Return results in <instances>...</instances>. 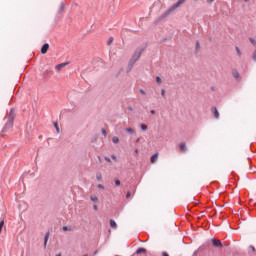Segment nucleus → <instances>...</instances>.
Wrapping results in <instances>:
<instances>
[{
	"instance_id": "obj_1",
	"label": "nucleus",
	"mask_w": 256,
	"mask_h": 256,
	"mask_svg": "<svg viewBox=\"0 0 256 256\" xmlns=\"http://www.w3.org/2000/svg\"><path fill=\"white\" fill-rule=\"evenodd\" d=\"M141 53H143V48H138L134 54L132 55V58L129 61L128 67H129V71H131V69H133V66L135 65V63H137V61H139V58L141 57Z\"/></svg>"
},
{
	"instance_id": "obj_31",
	"label": "nucleus",
	"mask_w": 256,
	"mask_h": 256,
	"mask_svg": "<svg viewBox=\"0 0 256 256\" xmlns=\"http://www.w3.org/2000/svg\"><path fill=\"white\" fill-rule=\"evenodd\" d=\"M105 160H106L108 163H111V158L105 157Z\"/></svg>"
},
{
	"instance_id": "obj_29",
	"label": "nucleus",
	"mask_w": 256,
	"mask_h": 256,
	"mask_svg": "<svg viewBox=\"0 0 256 256\" xmlns=\"http://www.w3.org/2000/svg\"><path fill=\"white\" fill-rule=\"evenodd\" d=\"M115 185H117V186L121 185V181L115 180Z\"/></svg>"
},
{
	"instance_id": "obj_8",
	"label": "nucleus",
	"mask_w": 256,
	"mask_h": 256,
	"mask_svg": "<svg viewBox=\"0 0 256 256\" xmlns=\"http://www.w3.org/2000/svg\"><path fill=\"white\" fill-rule=\"evenodd\" d=\"M158 157H159V153H155L154 155H152L151 163H155V161H157Z\"/></svg>"
},
{
	"instance_id": "obj_16",
	"label": "nucleus",
	"mask_w": 256,
	"mask_h": 256,
	"mask_svg": "<svg viewBox=\"0 0 256 256\" xmlns=\"http://www.w3.org/2000/svg\"><path fill=\"white\" fill-rule=\"evenodd\" d=\"M112 143H115V144L119 143V137L114 136V137L112 138Z\"/></svg>"
},
{
	"instance_id": "obj_9",
	"label": "nucleus",
	"mask_w": 256,
	"mask_h": 256,
	"mask_svg": "<svg viewBox=\"0 0 256 256\" xmlns=\"http://www.w3.org/2000/svg\"><path fill=\"white\" fill-rule=\"evenodd\" d=\"M136 253L137 255H141V253H147V250L145 248H138Z\"/></svg>"
},
{
	"instance_id": "obj_7",
	"label": "nucleus",
	"mask_w": 256,
	"mask_h": 256,
	"mask_svg": "<svg viewBox=\"0 0 256 256\" xmlns=\"http://www.w3.org/2000/svg\"><path fill=\"white\" fill-rule=\"evenodd\" d=\"M212 111H213V113H214V117H215V119H219V111L217 110V108H212Z\"/></svg>"
},
{
	"instance_id": "obj_33",
	"label": "nucleus",
	"mask_w": 256,
	"mask_h": 256,
	"mask_svg": "<svg viewBox=\"0 0 256 256\" xmlns=\"http://www.w3.org/2000/svg\"><path fill=\"white\" fill-rule=\"evenodd\" d=\"M140 93H141L142 95H146L145 90H143V89L140 90Z\"/></svg>"
},
{
	"instance_id": "obj_38",
	"label": "nucleus",
	"mask_w": 256,
	"mask_h": 256,
	"mask_svg": "<svg viewBox=\"0 0 256 256\" xmlns=\"http://www.w3.org/2000/svg\"><path fill=\"white\" fill-rule=\"evenodd\" d=\"M196 49H199V42L196 43Z\"/></svg>"
},
{
	"instance_id": "obj_22",
	"label": "nucleus",
	"mask_w": 256,
	"mask_h": 256,
	"mask_svg": "<svg viewBox=\"0 0 256 256\" xmlns=\"http://www.w3.org/2000/svg\"><path fill=\"white\" fill-rule=\"evenodd\" d=\"M63 9H65V4L62 3L59 9V13H62Z\"/></svg>"
},
{
	"instance_id": "obj_34",
	"label": "nucleus",
	"mask_w": 256,
	"mask_h": 256,
	"mask_svg": "<svg viewBox=\"0 0 256 256\" xmlns=\"http://www.w3.org/2000/svg\"><path fill=\"white\" fill-rule=\"evenodd\" d=\"M213 1H215V0H207V3H208L209 5H211V3H213Z\"/></svg>"
},
{
	"instance_id": "obj_2",
	"label": "nucleus",
	"mask_w": 256,
	"mask_h": 256,
	"mask_svg": "<svg viewBox=\"0 0 256 256\" xmlns=\"http://www.w3.org/2000/svg\"><path fill=\"white\" fill-rule=\"evenodd\" d=\"M185 1H187V0H178V2L176 4H174L173 6H171V8L166 12V15H169V13H171V11H175V9H177L178 7H181V5H183V3H185Z\"/></svg>"
},
{
	"instance_id": "obj_45",
	"label": "nucleus",
	"mask_w": 256,
	"mask_h": 256,
	"mask_svg": "<svg viewBox=\"0 0 256 256\" xmlns=\"http://www.w3.org/2000/svg\"><path fill=\"white\" fill-rule=\"evenodd\" d=\"M244 1H246V2H247V1H249V0H244Z\"/></svg>"
},
{
	"instance_id": "obj_19",
	"label": "nucleus",
	"mask_w": 256,
	"mask_h": 256,
	"mask_svg": "<svg viewBox=\"0 0 256 256\" xmlns=\"http://www.w3.org/2000/svg\"><path fill=\"white\" fill-rule=\"evenodd\" d=\"M62 230L63 231H73V229H71V227H68V226H63Z\"/></svg>"
},
{
	"instance_id": "obj_23",
	"label": "nucleus",
	"mask_w": 256,
	"mask_h": 256,
	"mask_svg": "<svg viewBox=\"0 0 256 256\" xmlns=\"http://www.w3.org/2000/svg\"><path fill=\"white\" fill-rule=\"evenodd\" d=\"M236 53L239 57H241V50L239 49V47H236Z\"/></svg>"
},
{
	"instance_id": "obj_11",
	"label": "nucleus",
	"mask_w": 256,
	"mask_h": 256,
	"mask_svg": "<svg viewBox=\"0 0 256 256\" xmlns=\"http://www.w3.org/2000/svg\"><path fill=\"white\" fill-rule=\"evenodd\" d=\"M110 226L112 229H117V222H115V220H110Z\"/></svg>"
},
{
	"instance_id": "obj_27",
	"label": "nucleus",
	"mask_w": 256,
	"mask_h": 256,
	"mask_svg": "<svg viewBox=\"0 0 256 256\" xmlns=\"http://www.w3.org/2000/svg\"><path fill=\"white\" fill-rule=\"evenodd\" d=\"M161 81H162V80H161V77L157 76V77H156V83H161Z\"/></svg>"
},
{
	"instance_id": "obj_20",
	"label": "nucleus",
	"mask_w": 256,
	"mask_h": 256,
	"mask_svg": "<svg viewBox=\"0 0 256 256\" xmlns=\"http://www.w3.org/2000/svg\"><path fill=\"white\" fill-rule=\"evenodd\" d=\"M96 179H97V181H101L102 180L101 173H97L96 174Z\"/></svg>"
},
{
	"instance_id": "obj_5",
	"label": "nucleus",
	"mask_w": 256,
	"mask_h": 256,
	"mask_svg": "<svg viewBox=\"0 0 256 256\" xmlns=\"http://www.w3.org/2000/svg\"><path fill=\"white\" fill-rule=\"evenodd\" d=\"M47 51H49V44L46 43L41 48L42 55H45V53H47Z\"/></svg>"
},
{
	"instance_id": "obj_17",
	"label": "nucleus",
	"mask_w": 256,
	"mask_h": 256,
	"mask_svg": "<svg viewBox=\"0 0 256 256\" xmlns=\"http://www.w3.org/2000/svg\"><path fill=\"white\" fill-rule=\"evenodd\" d=\"M126 132L130 133L131 135H133V133H135V130L133 128H127Z\"/></svg>"
},
{
	"instance_id": "obj_32",
	"label": "nucleus",
	"mask_w": 256,
	"mask_h": 256,
	"mask_svg": "<svg viewBox=\"0 0 256 256\" xmlns=\"http://www.w3.org/2000/svg\"><path fill=\"white\" fill-rule=\"evenodd\" d=\"M126 197L129 199V197H131V192H127Z\"/></svg>"
},
{
	"instance_id": "obj_12",
	"label": "nucleus",
	"mask_w": 256,
	"mask_h": 256,
	"mask_svg": "<svg viewBox=\"0 0 256 256\" xmlns=\"http://www.w3.org/2000/svg\"><path fill=\"white\" fill-rule=\"evenodd\" d=\"M179 148L180 151H187V146H185V143H180Z\"/></svg>"
},
{
	"instance_id": "obj_21",
	"label": "nucleus",
	"mask_w": 256,
	"mask_h": 256,
	"mask_svg": "<svg viewBox=\"0 0 256 256\" xmlns=\"http://www.w3.org/2000/svg\"><path fill=\"white\" fill-rule=\"evenodd\" d=\"M141 130L142 131H147V125H145V124H141Z\"/></svg>"
},
{
	"instance_id": "obj_18",
	"label": "nucleus",
	"mask_w": 256,
	"mask_h": 256,
	"mask_svg": "<svg viewBox=\"0 0 256 256\" xmlns=\"http://www.w3.org/2000/svg\"><path fill=\"white\" fill-rule=\"evenodd\" d=\"M91 201H93L94 203H97L99 201V199L97 198V196H91L90 197Z\"/></svg>"
},
{
	"instance_id": "obj_44",
	"label": "nucleus",
	"mask_w": 256,
	"mask_h": 256,
	"mask_svg": "<svg viewBox=\"0 0 256 256\" xmlns=\"http://www.w3.org/2000/svg\"><path fill=\"white\" fill-rule=\"evenodd\" d=\"M94 255H97V252H96V253H94Z\"/></svg>"
},
{
	"instance_id": "obj_3",
	"label": "nucleus",
	"mask_w": 256,
	"mask_h": 256,
	"mask_svg": "<svg viewBox=\"0 0 256 256\" xmlns=\"http://www.w3.org/2000/svg\"><path fill=\"white\" fill-rule=\"evenodd\" d=\"M11 127H13V120L12 119H8V122L6 123V125L3 128V131H7L8 129H11Z\"/></svg>"
},
{
	"instance_id": "obj_41",
	"label": "nucleus",
	"mask_w": 256,
	"mask_h": 256,
	"mask_svg": "<svg viewBox=\"0 0 256 256\" xmlns=\"http://www.w3.org/2000/svg\"><path fill=\"white\" fill-rule=\"evenodd\" d=\"M135 153H139V149H136V150H135Z\"/></svg>"
},
{
	"instance_id": "obj_36",
	"label": "nucleus",
	"mask_w": 256,
	"mask_h": 256,
	"mask_svg": "<svg viewBox=\"0 0 256 256\" xmlns=\"http://www.w3.org/2000/svg\"><path fill=\"white\" fill-rule=\"evenodd\" d=\"M150 113H151L152 115H155V110H151Z\"/></svg>"
},
{
	"instance_id": "obj_39",
	"label": "nucleus",
	"mask_w": 256,
	"mask_h": 256,
	"mask_svg": "<svg viewBox=\"0 0 256 256\" xmlns=\"http://www.w3.org/2000/svg\"><path fill=\"white\" fill-rule=\"evenodd\" d=\"M94 209H95V211H97V209H98L97 205H94Z\"/></svg>"
},
{
	"instance_id": "obj_6",
	"label": "nucleus",
	"mask_w": 256,
	"mask_h": 256,
	"mask_svg": "<svg viewBox=\"0 0 256 256\" xmlns=\"http://www.w3.org/2000/svg\"><path fill=\"white\" fill-rule=\"evenodd\" d=\"M63 67H67V63H61L55 66L56 71H61Z\"/></svg>"
},
{
	"instance_id": "obj_43",
	"label": "nucleus",
	"mask_w": 256,
	"mask_h": 256,
	"mask_svg": "<svg viewBox=\"0 0 256 256\" xmlns=\"http://www.w3.org/2000/svg\"><path fill=\"white\" fill-rule=\"evenodd\" d=\"M56 256H61V254H57Z\"/></svg>"
},
{
	"instance_id": "obj_24",
	"label": "nucleus",
	"mask_w": 256,
	"mask_h": 256,
	"mask_svg": "<svg viewBox=\"0 0 256 256\" xmlns=\"http://www.w3.org/2000/svg\"><path fill=\"white\" fill-rule=\"evenodd\" d=\"M54 127H55L57 133H59V125H57V122L54 123Z\"/></svg>"
},
{
	"instance_id": "obj_25",
	"label": "nucleus",
	"mask_w": 256,
	"mask_h": 256,
	"mask_svg": "<svg viewBox=\"0 0 256 256\" xmlns=\"http://www.w3.org/2000/svg\"><path fill=\"white\" fill-rule=\"evenodd\" d=\"M111 43H113V37H110L108 42H107L108 45H111Z\"/></svg>"
},
{
	"instance_id": "obj_4",
	"label": "nucleus",
	"mask_w": 256,
	"mask_h": 256,
	"mask_svg": "<svg viewBox=\"0 0 256 256\" xmlns=\"http://www.w3.org/2000/svg\"><path fill=\"white\" fill-rule=\"evenodd\" d=\"M212 245L214 247H223V244L221 243V240H217L215 238L212 239Z\"/></svg>"
},
{
	"instance_id": "obj_37",
	"label": "nucleus",
	"mask_w": 256,
	"mask_h": 256,
	"mask_svg": "<svg viewBox=\"0 0 256 256\" xmlns=\"http://www.w3.org/2000/svg\"><path fill=\"white\" fill-rule=\"evenodd\" d=\"M98 188H99V189H103V185L99 184V185H98Z\"/></svg>"
},
{
	"instance_id": "obj_46",
	"label": "nucleus",
	"mask_w": 256,
	"mask_h": 256,
	"mask_svg": "<svg viewBox=\"0 0 256 256\" xmlns=\"http://www.w3.org/2000/svg\"><path fill=\"white\" fill-rule=\"evenodd\" d=\"M84 256H88V255L86 254V255H84Z\"/></svg>"
},
{
	"instance_id": "obj_26",
	"label": "nucleus",
	"mask_w": 256,
	"mask_h": 256,
	"mask_svg": "<svg viewBox=\"0 0 256 256\" xmlns=\"http://www.w3.org/2000/svg\"><path fill=\"white\" fill-rule=\"evenodd\" d=\"M250 43H252V45H256V40L253 38H250Z\"/></svg>"
},
{
	"instance_id": "obj_35",
	"label": "nucleus",
	"mask_w": 256,
	"mask_h": 256,
	"mask_svg": "<svg viewBox=\"0 0 256 256\" xmlns=\"http://www.w3.org/2000/svg\"><path fill=\"white\" fill-rule=\"evenodd\" d=\"M162 256H169V254H167V252H163Z\"/></svg>"
},
{
	"instance_id": "obj_40",
	"label": "nucleus",
	"mask_w": 256,
	"mask_h": 256,
	"mask_svg": "<svg viewBox=\"0 0 256 256\" xmlns=\"http://www.w3.org/2000/svg\"><path fill=\"white\" fill-rule=\"evenodd\" d=\"M192 256H197V252H194Z\"/></svg>"
},
{
	"instance_id": "obj_42",
	"label": "nucleus",
	"mask_w": 256,
	"mask_h": 256,
	"mask_svg": "<svg viewBox=\"0 0 256 256\" xmlns=\"http://www.w3.org/2000/svg\"><path fill=\"white\" fill-rule=\"evenodd\" d=\"M136 143H139V138L136 139Z\"/></svg>"
},
{
	"instance_id": "obj_10",
	"label": "nucleus",
	"mask_w": 256,
	"mask_h": 256,
	"mask_svg": "<svg viewBox=\"0 0 256 256\" xmlns=\"http://www.w3.org/2000/svg\"><path fill=\"white\" fill-rule=\"evenodd\" d=\"M8 119H11L13 121V119H15V112L13 109L10 110V114H9V117Z\"/></svg>"
},
{
	"instance_id": "obj_14",
	"label": "nucleus",
	"mask_w": 256,
	"mask_h": 256,
	"mask_svg": "<svg viewBox=\"0 0 256 256\" xmlns=\"http://www.w3.org/2000/svg\"><path fill=\"white\" fill-rule=\"evenodd\" d=\"M232 75H233L234 79H239V72L238 71H233Z\"/></svg>"
},
{
	"instance_id": "obj_13",
	"label": "nucleus",
	"mask_w": 256,
	"mask_h": 256,
	"mask_svg": "<svg viewBox=\"0 0 256 256\" xmlns=\"http://www.w3.org/2000/svg\"><path fill=\"white\" fill-rule=\"evenodd\" d=\"M49 241V233H46L44 238V247H47V242Z\"/></svg>"
},
{
	"instance_id": "obj_30",
	"label": "nucleus",
	"mask_w": 256,
	"mask_h": 256,
	"mask_svg": "<svg viewBox=\"0 0 256 256\" xmlns=\"http://www.w3.org/2000/svg\"><path fill=\"white\" fill-rule=\"evenodd\" d=\"M161 95H162V97H165V89L161 90Z\"/></svg>"
},
{
	"instance_id": "obj_28",
	"label": "nucleus",
	"mask_w": 256,
	"mask_h": 256,
	"mask_svg": "<svg viewBox=\"0 0 256 256\" xmlns=\"http://www.w3.org/2000/svg\"><path fill=\"white\" fill-rule=\"evenodd\" d=\"M102 135H104V137H107V131L105 129H102Z\"/></svg>"
},
{
	"instance_id": "obj_15",
	"label": "nucleus",
	"mask_w": 256,
	"mask_h": 256,
	"mask_svg": "<svg viewBox=\"0 0 256 256\" xmlns=\"http://www.w3.org/2000/svg\"><path fill=\"white\" fill-rule=\"evenodd\" d=\"M4 225H5V221L2 220V221L0 222V235H1L2 231H3Z\"/></svg>"
}]
</instances>
